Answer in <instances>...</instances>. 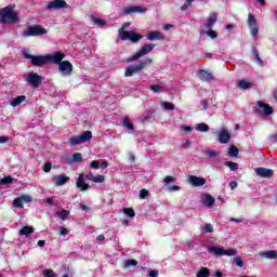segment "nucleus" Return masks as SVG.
Returning <instances> with one entry per match:
<instances>
[{
	"label": "nucleus",
	"instance_id": "nucleus-41",
	"mask_svg": "<svg viewBox=\"0 0 277 277\" xmlns=\"http://www.w3.org/2000/svg\"><path fill=\"white\" fill-rule=\"evenodd\" d=\"M148 196H150V192H148V189L142 188V189L140 190L138 198H140L141 200H144V199L148 198Z\"/></svg>",
	"mask_w": 277,
	"mask_h": 277
},
{
	"label": "nucleus",
	"instance_id": "nucleus-25",
	"mask_svg": "<svg viewBox=\"0 0 277 277\" xmlns=\"http://www.w3.org/2000/svg\"><path fill=\"white\" fill-rule=\"evenodd\" d=\"M208 252L213 254L214 256H224V248H219V247H210L208 249Z\"/></svg>",
	"mask_w": 277,
	"mask_h": 277
},
{
	"label": "nucleus",
	"instance_id": "nucleus-38",
	"mask_svg": "<svg viewBox=\"0 0 277 277\" xmlns=\"http://www.w3.org/2000/svg\"><path fill=\"white\" fill-rule=\"evenodd\" d=\"M161 105L167 111H174L176 109V106L170 102H163Z\"/></svg>",
	"mask_w": 277,
	"mask_h": 277
},
{
	"label": "nucleus",
	"instance_id": "nucleus-47",
	"mask_svg": "<svg viewBox=\"0 0 277 277\" xmlns=\"http://www.w3.org/2000/svg\"><path fill=\"white\" fill-rule=\"evenodd\" d=\"M234 263L237 265V267H243V260H241L240 256L234 258Z\"/></svg>",
	"mask_w": 277,
	"mask_h": 277
},
{
	"label": "nucleus",
	"instance_id": "nucleus-48",
	"mask_svg": "<svg viewBox=\"0 0 277 277\" xmlns=\"http://www.w3.org/2000/svg\"><path fill=\"white\" fill-rule=\"evenodd\" d=\"M176 181V177L172 176V175H167L163 179V183H166L168 185V183H174Z\"/></svg>",
	"mask_w": 277,
	"mask_h": 277
},
{
	"label": "nucleus",
	"instance_id": "nucleus-60",
	"mask_svg": "<svg viewBox=\"0 0 277 277\" xmlns=\"http://www.w3.org/2000/svg\"><path fill=\"white\" fill-rule=\"evenodd\" d=\"M47 205H49L50 207H53V205H55V201L53 200V198H47L45 199Z\"/></svg>",
	"mask_w": 277,
	"mask_h": 277
},
{
	"label": "nucleus",
	"instance_id": "nucleus-40",
	"mask_svg": "<svg viewBox=\"0 0 277 277\" xmlns=\"http://www.w3.org/2000/svg\"><path fill=\"white\" fill-rule=\"evenodd\" d=\"M223 256H237V249H223Z\"/></svg>",
	"mask_w": 277,
	"mask_h": 277
},
{
	"label": "nucleus",
	"instance_id": "nucleus-26",
	"mask_svg": "<svg viewBox=\"0 0 277 277\" xmlns=\"http://www.w3.org/2000/svg\"><path fill=\"white\" fill-rule=\"evenodd\" d=\"M121 124H122V127H124V129H128V131L135 130V127H133V122H131V119H129L127 116L123 117Z\"/></svg>",
	"mask_w": 277,
	"mask_h": 277
},
{
	"label": "nucleus",
	"instance_id": "nucleus-39",
	"mask_svg": "<svg viewBox=\"0 0 277 277\" xmlns=\"http://www.w3.org/2000/svg\"><path fill=\"white\" fill-rule=\"evenodd\" d=\"M92 22L94 23V25H98V27H105V25H107V22H105V19L94 16L92 17Z\"/></svg>",
	"mask_w": 277,
	"mask_h": 277
},
{
	"label": "nucleus",
	"instance_id": "nucleus-3",
	"mask_svg": "<svg viewBox=\"0 0 277 277\" xmlns=\"http://www.w3.org/2000/svg\"><path fill=\"white\" fill-rule=\"evenodd\" d=\"M129 27V24H124L119 29V38L120 40H130L133 44H136V42H140L144 38L143 35L136 34L134 30H124Z\"/></svg>",
	"mask_w": 277,
	"mask_h": 277
},
{
	"label": "nucleus",
	"instance_id": "nucleus-20",
	"mask_svg": "<svg viewBox=\"0 0 277 277\" xmlns=\"http://www.w3.org/2000/svg\"><path fill=\"white\" fill-rule=\"evenodd\" d=\"M166 36L159 32V30L149 31L147 34V40L155 41V40H164Z\"/></svg>",
	"mask_w": 277,
	"mask_h": 277
},
{
	"label": "nucleus",
	"instance_id": "nucleus-21",
	"mask_svg": "<svg viewBox=\"0 0 277 277\" xmlns=\"http://www.w3.org/2000/svg\"><path fill=\"white\" fill-rule=\"evenodd\" d=\"M58 66V70H72V63L69 61L61 60L58 63H52Z\"/></svg>",
	"mask_w": 277,
	"mask_h": 277
},
{
	"label": "nucleus",
	"instance_id": "nucleus-10",
	"mask_svg": "<svg viewBox=\"0 0 277 277\" xmlns=\"http://www.w3.org/2000/svg\"><path fill=\"white\" fill-rule=\"evenodd\" d=\"M64 8H68V3L64 0H53L47 4V10L50 12L53 10H64Z\"/></svg>",
	"mask_w": 277,
	"mask_h": 277
},
{
	"label": "nucleus",
	"instance_id": "nucleus-57",
	"mask_svg": "<svg viewBox=\"0 0 277 277\" xmlns=\"http://www.w3.org/2000/svg\"><path fill=\"white\" fill-rule=\"evenodd\" d=\"M135 72H137V71L136 70H126L124 77H133V75H135Z\"/></svg>",
	"mask_w": 277,
	"mask_h": 277
},
{
	"label": "nucleus",
	"instance_id": "nucleus-18",
	"mask_svg": "<svg viewBox=\"0 0 277 277\" xmlns=\"http://www.w3.org/2000/svg\"><path fill=\"white\" fill-rule=\"evenodd\" d=\"M202 205H205L208 209H212L213 205H215V198L211 196V194H205L202 196Z\"/></svg>",
	"mask_w": 277,
	"mask_h": 277
},
{
	"label": "nucleus",
	"instance_id": "nucleus-4",
	"mask_svg": "<svg viewBox=\"0 0 277 277\" xmlns=\"http://www.w3.org/2000/svg\"><path fill=\"white\" fill-rule=\"evenodd\" d=\"M45 34H47V29H44V27H42L41 25H35L26 28L22 32V36L24 38H30L36 36H44Z\"/></svg>",
	"mask_w": 277,
	"mask_h": 277
},
{
	"label": "nucleus",
	"instance_id": "nucleus-12",
	"mask_svg": "<svg viewBox=\"0 0 277 277\" xmlns=\"http://www.w3.org/2000/svg\"><path fill=\"white\" fill-rule=\"evenodd\" d=\"M145 12H148V9L140 5H132L123 10V13L126 15L129 14H145Z\"/></svg>",
	"mask_w": 277,
	"mask_h": 277
},
{
	"label": "nucleus",
	"instance_id": "nucleus-28",
	"mask_svg": "<svg viewBox=\"0 0 277 277\" xmlns=\"http://www.w3.org/2000/svg\"><path fill=\"white\" fill-rule=\"evenodd\" d=\"M254 84H252V82H248L247 80H239L237 82V88H239L240 90H250V88H252Z\"/></svg>",
	"mask_w": 277,
	"mask_h": 277
},
{
	"label": "nucleus",
	"instance_id": "nucleus-29",
	"mask_svg": "<svg viewBox=\"0 0 277 277\" xmlns=\"http://www.w3.org/2000/svg\"><path fill=\"white\" fill-rule=\"evenodd\" d=\"M251 53H252L254 60L256 61V64H259V66H263V60L261 58V55L259 54V50H256V48H254V45H252V48H251Z\"/></svg>",
	"mask_w": 277,
	"mask_h": 277
},
{
	"label": "nucleus",
	"instance_id": "nucleus-44",
	"mask_svg": "<svg viewBox=\"0 0 277 277\" xmlns=\"http://www.w3.org/2000/svg\"><path fill=\"white\" fill-rule=\"evenodd\" d=\"M72 161H75L76 163H81V161H83V156L81 155V153H75L72 155Z\"/></svg>",
	"mask_w": 277,
	"mask_h": 277
},
{
	"label": "nucleus",
	"instance_id": "nucleus-14",
	"mask_svg": "<svg viewBox=\"0 0 277 277\" xmlns=\"http://www.w3.org/2000/svg\"><path fill=\"white\" fill-rule=\"evenodd\" d=\"M256 105L260 107V109H262L261 111H263L264 116H272V114H274V108L269 106V104L258 101Z\"/></svg>",
	"mask_w": 277,
	"mask_h": 277
},
{
	"label": "nucleus",
	"instance_id": "nucleus-50",
	"mask_svg": "<svg viewBox=\"0 0 277 277\" xmlns=\"http://www.w3.org/2000/svg\"><path fill=\"white\" fill-rule=\"evenodd\" d=\"M101 167V162H98V160H93L91 163H90V168L92 170H98V168Z\"/></svg>",
	"mask_w": 277,
	"mask_h": 277
},
{
	"label": "nucleus",
	"instance_id": "nucleus-58",
	"mask_svg": "<svg viewBox=\"0 0 277 277\" xmlns=\"http://www.w3.org/2000/svg\"><path fill=\"white\" fill-rule=\"evenodd\" d=\"M157 276H159V271L153 269L149 272V277H157Z\"/></svg>",
	"mask_w": 277,
	"mask_h": 277
},
{
	"label": "nucleus",
	"instance_id": "nucleus-33",
	"mask_svg": "<svg viewBox=\"0 0 277 277\" xmlns=\"http://www.w3.org/2000/svg\"><path fill=\"white\" fill-rule=\"evenodd\" d=\"M56 215L57 217H61L63 221L68 220L69 215H70V211L68 210H58L56 211Z\"/></svg>",
	"mask_w": 277,
	"mask_h": 277
},
{
	"label": "nucleus",
	"instance_id": "nucleus-35",
	"mask_svg": "<svg viewBox=\"0 0 277 277\" xmlns=\"http://www.w3.org/2000/svg\"><path fill=\"white\" fill-rule=\"evenodd\" d=\"M14 183V177L12 175L4 176L0 180V185H12Z\"/></svg>",
	"mask_w": 277,
	"mask_h": 277
},
{
	"label": "nucleus",
	"instance_id": "nucleus-64",
	"mask_svg": "<svg viewBox=\"0 0 277 277\" xmlns=\"http://www.w3.org/2000/svg\"><path fill=\"white\" fill-rule=\"evenodd\" d=\"M237 185H238V184H237V182H235V181L229 183L230 189H237Z\"/></svg>",
	"mask_w": 277,
	"mask_h": 277
},
{
	"label": "nucleus",
	"instance_id": "nucleus-55",
	"mask_svg": "<svg viewBox=\"0 0 277 277\" xmlns=\"http://www.w3.org/2000/svg\"><path fill=\"white\" fill-rule=\"evenodd\" d=\"M19 198H22V202H31V196L29 195H22Z\"/></svg>",
	"mask_w": 277,
	"mask_h": 277
},
{
	"label": "nucleus",
	"instance_id": "nucleus-51",
	"mask_svg": "<svg viewBox=\"0 0 277 277\" xmlns=\"http://www.w3.org/2000/svg\"><path fill=\"white\" fill-rule=\"evenodd\" d=\"M51 168H53V163H51V162H45V163L43 164V172H45V173L51 172Z\"/></svg>",
	"mask_w": 277,
	"mask_h": 277
},
{
	"label": "nucleus",
	"instance_id": "nucleus-16",
	"mask_svg": "<svg viewBox=\"0 0 277 277\" xmlns=\"http://www.w3.org/2000/svg\"><path fill=\"white\" fill-rule=\"evenodd\" d=\"M68 181H70V177L61 174V175H56L53 179V183L54 185H56V187H62V185H66L68 183Z\"/></svg>",
	"mask_w": 277,
	"mask_h": 277
},
{
	"label": "nucleus",
	"instance_id": "nucleus-61",
	"mask_svg": "<svg viewBox=\"0 0 277 277\" xmlns=\"http://www.w3.org/2000/svg\"><path fill=\"white\" fill-rule=\"evenodd\" d=\"M70 72H72V70H61L62 77H68V75H70Z\"/></svg>",
	"mask_w": 277,
	"mask_h": 277
},
{
	"label": "nucleus",
	"instance_id": "nucleus-9",
	"mask_svg": "<svg viewBox=\"0 0 277 277\" xmlns=\"http://www.w3.org/2000/svg\"><path fill=\"white\" fill-rule=\"evenodd\" d=\"M153 64V58L146 57L134 66L127 67L126 70H145Z\"/></svg>",
	"mask_w": 277,
	"mask_h": 277
},
{
	"label": "nucleus",
	"instance_id": "nucleus-7",
	"mask_svg": "<svg viewBox=\"0 0 277 277\" xmlns=\"http://www.w3.org/2000/svg\"><path fill=\"white\" fill-rule=\"evenodd\" d=\"M92 140V132L84 131L80 135L72 136L69 140L70 146H79V144H83V142H90Z\"/></svg>",
	"mask_w": 277,
	"mask_h": 277
},
{
	"label": "nucleus",
	"instance_id": "nucleus-32",
	"mask_svg": "<svg viewBox=\"0 0 277 277\" xmlns=\"http://www.w3.org/2000/svg\"><path fill=\"white\" fill-rule=\"evenodd\" d=\"M211 276V271L207 267H201L197 272V277H209Z\"/></svg>",
	"mask_w": 277,
	"mask_h": 277
},
{
	"label": "nucleus",
	"instance_id": "nucleus-53",
	"mask_svg": "<svg viewBox=\"0 0 277 277\" xmlns=\"http://www.w3.org/2000/svg\"><path fill=\"white\" fill-rule=\"evenodd\" d=\"M70 232L66 228V227H61L58 235H61V237H64L66 235H68Z\"/></svg>",
	"mask_w": 277,
	"mask_h": 277
},
{
	"label": "nucleus",
	"instance_id": "nucleus-17",
	"mask_svg": "<svg viewBox=\"0 0 277 277\" xmlns=\"http://www.w3.org/2000/svg\"><path fill=\"white\" fill-rule=\"evenodd\" d=\"M76 185H77V187L80 188V192H88V189H90V184L85 183V176H83V174H80L78 176Z\"/></svg>",
	"mask_w": 277,
	"mask_h": 277
},
{
	"label": "nucleus",
	"instance_id": "nucleus-59",
	"mask_svg": "<svg viewBox=\"0 0 277 277\" xmlns=\"http://www.w3.org/2000/svg\"><path fill=\"white\" fill-rule=\"evenodd\" d=\"M79 209H81L82 211H90V207H88L83 203H79Z\"/></svg>",
	"mask_w": 277,
	"mask_h": 277
},
{
	"label": "nucleus",
	"instance_id": "nucleus-13",
	"mask_svg": "<svg viewBox=\"0 0 277 277\" xmlns=\"http://www.w3.org/2000/svg\"><path fill=\"white\" fill-rule=\"evenodd\" d=\"M188 181L193 187H202V185H207V179L196 175H189Z\"/></svg>",
	"mask_w": 277,
	"mask_h": 277
},
{
	"label": "nucleus",
	"instance_id": "nucleus-52",
	"mask_svg": "<svg viewBox=\"0 0 277 277\" xmlns=\"http://www.w3.org/2000/svg\"><path fill=\"white\" fill-rule=\"evenodd\" d=\"M93 183H105V176L104 175H95Z\"/></svg>",
	"mask_w": 277,
	"mask_h": 277
},
{
	"label": "nucleus",
	"instance_id": "nucleus-8",
	"mask_svg": "<svg viewBox=\"0 0 277 277\" xmlns=\"http://www.w3.org/2000/svg\"><path fill=\"white\" fill-rule=\"evenodd\" d=\"M248 26L251 29V36L256 38V36H259V24L256 23V18L252 13L248 14Z\"/></svg>",
	"mask_w": 277,
	"mask_h": 277
},
{
	"label": "nucleus",
	"instance_id": "nucleus-43",
	"mask_svg": "<svg viewBox=\"0 0 277 277\" xmlns=\"http://www.w3.org/2000/svg\"><path fill=\"white\" fill-rule=\"evenodd\" d=\"M123 213L128 215V217H135V210H133V208H124Z\"/></svg>",
	"mask_w": 277,
	"mask_h": 277
},
{
	"label": "nucleus",
	"instance_id": "nucleus-46",
	"mask_svg": "<svg viewBox=\"0 0 277 277\" xmlns=\"http://www.w3.org/2000/svg\"><path fill=\"white\" fill-rule=\"evenodd\" d=\"M207 36H209V38H212V40H215V38H217V32L213 30V28H211L207 30Z\"/></svg>",
	"mask_w": 277,
	"mask_h": 277
},
{
	"label": "nucleus",
	"instance_id": "nucleus-49",
	"mask_svg": "<svg viewBox=\"0 0 277 277\" xmlns=\"http://www.w3.org/2000/svg\"><path fill=\"white\" fill-rule=\"evenodd\" d=\"M192 3H194V0H186L184 4L181 6L182 12H185V10H187V8L192 5Z\"/></svg>",
	"mask_w": 277,
	"mask_h": 277
},
{
	"label": "nucleus",
	"instance_id": "nucleus-22",
	"mask_svg": "<svg viewBox=\"0 0 277 277\" xmlns=\"http://www.w3.org/2000/svg\"><path fill=\"white\" fill-rule=\"evenodd\" d=\"M215 23H217V13H212L210 14L205 28L206 29H213V26L215 25Z\"/></svg>",
	"mask_w": 277,
	"mask_h": 277
},
{
	"label": "nucleus",
	"instance_id": "nucleus-37",
	"mask_svg": "<svg viewBox=\"0 0 277 277\" xmlns=\"http://www.w3.org/2000/svg\"><path fill=\"white\" fill-rule=\"evenodd\" d=\"M196 131H199L200 133H207V131H209V124H207V123H198L196 126Z\"/></svg>",
	"mask_w": 277,
	"mask_h": 277
},
{
	"label": "nucleus",
	"instance_id": "nucleus-62",
	"mask_svg": "<svg viewBox=\"0 0 277 277\" xmlns=\"http://www.w3.org/2000/svg\"><path fill=\"white\" fill-rule=\"evenodd\" d=\"M94 177H95V175L92 174V173H89V174L85 175V179H88V181L94 182Z\"/></svg>",
	"mask_w": 277,
	"mask_h": 277
},
{
	"label": "nucleus",
	"instance_id": "nucleus-15",
	"mask_svg": "<svg viewBox=\"0 0 277 277\" xmlns=\"http://www.w3.org/2000/svg\"><path fill=\"white\" fill-rule=\"evenodd\" d=\"M230 142V132L227 129H222L219 134L220 144H228Z\"/></svg>",
	"mask_w": 277,
	"mask_h": 277
},
{
	"label": "nucleus",
	"instance_id": "nucleus-30",
	"mask_svg": "<svg viewBox=\"0 0 277 277\" xmlns=\"http://www.w3.org/2000/svg\"><path fill=\"white\" fill-rule=\"evenodd\" d=\"M31 234H34V227L31 226H24L19 230V235H24L25 237H29Z\"/></svg>",
	"mask_w": 277,
	"mask_h": 277
},
{
	"label": "nucleus",
	"instance_id": "nucleus-1",
	"mask_svg": "<svg viewBox=\"0 0 277 277\" xmlns=\"http://www.w3.org/2000/svg\"><path fill=\"white\" fill-rule=\"evenodd\" d=\"M25 60H30L32 66H45V64H60L61 60L66 57V54L62 52H54L53 54H45V55H34L27 52L23 54Z\"/></svg>",
	"mask_w": 277,
	"mask_h": 277
},
{
	"label": "nucleus",
	"instance_id": "nucleus-45",
	"mask_svg": "<svg viewBox=\"0 0 277 277\" xmlns=\"http://www.w3.org/2000/svg\"><path fill=\"white\" fill-rule=\"evenodd\" d=\"M43 277H57L53 269H43Z\"/></svg>",
	"mask_w": 277,
	"mask_h": 277
},
{
	"label": "nucleus",
	"instance_id": "nucleus-19",
	"mask_svg": "<svg viewBox=\"0 0 277 277\" xmlns=\"http://www.w3.org/2000/svg\"><path fill=\"white\" fill-rule=\"evenodd\" d=\"M197 77H199L200 81H213L214 77L209 70H199L197 71Z\"/></svg>",
	"mask_w": 277,
	"mask_h": 277
},
{
	"label": "nucleus",
	"instance_id": "nucleus-24",
	"mask_svg": "<svg viewBox=\"0 0 277 277\" xmlns=\"http://www.w3.org/2000/svg\"><path fill=\"white\" fill-rule=\"evenodd\" d=\"M226 155H227V157L237 158V157H239V148H237V146H235V145H230L227 148Z\"/></svg>",
	"mask_w": 277,
	"mask_h": 277
},
{
	"label": "nucleus",
	"instance_id": "nucleus-6",
	"mask_svg": "<svg viewBox=\"0 0 277 277\" xmlns=\"http://www.w3.org/2000/svg\"><path fill=\"white\" fill-rule=\"evenodd\" d=\"M155 49V43H145L137 52L133 54L132 57L128 60V62H134L135 60H140V57H144V55H148Z\"/></svg>",
	"mask_w": 277,
	"mask_h": 277
},
{
	"label": "nucleus",
	"instance_id": "nucleus-54",
	"mask_svg": "<svg viewBox=\"0 0 277 277\" xmlns=\"http://www.w3.org/2000/svg\"><path fill=\"white\" fill-rule=\"evenodd\" d=\"M205 233H213V225L211 223L206 224Z\"/></svg>",
	"mask_w": 277,
	"mask_h": 277
},
{
	"label": "nucleus",
	"instance_id": "nucleus-36",
	"mask_svg": "<svg viewBox=\"0 0 277 277\" xmlns=\"http://www.w3.org/2000/svg\"><path fill=\"white\" fill-rule=\"evenodd\" d=\"M217 155H220L217 149H209L206 151V159H213L214 157H217Z\"/></svg>",
	"mask_w": 277,
	"mask_h": 277
},
{
	"label": "nucleus",
	"instance_id": "nucleus-11",
	"mask_svg": "<svg viewBox=\"0 0 277 277\" xmlns=\"http://www.w3.org/2000/svg\"><path fill=\"white\" fill-rule=\"evenodd\" d=\"M255 174L261 179H272V176H274V170L259 167L255 168Z\"/></svg>",
	"mask_w": 277,
	"mask_h": 277
},
{
	"label": "nucleus",
	"instance_id": "nucleus-27",
	"mask_svg": "<svg viewBox=\"0 0 277 277\" xmlns=\"http://www.w3.org/2000/svg\"><path fill=\"white\" fill-rule=\"evenodd\" d=\"M260 256H262V259H277V251L276 250L264 251L260 253Z\"/></svg>",
	"mask_w": 277,
	"mask_h": 277
},
{
	"label": "nucleus",
	"instance_id": "nucleus-23",
	"mask_svg": "<svg viewBox=\"0 0 277 277\" xmlns=\"http://www.w3.org/2000/svg\"><path fill=\"white\" fill-rule=\"evenodd\" d=\"M25 101H27V96L25 95H18L15 98L11 100V107H18V105H21V103H25Z\"/></svg>",
	"mask_w": 277,
	"mask_h": 277
},
{
	"label": "nucleus",
	"instance_id": "nucleus-2",
	"mask_svg": "<svg viewBox=\"0 0 277 277\" xmlns=\"http://www.w3.org/2000/svg\"><path fill=\"white\" fill-rule=\"evenodd\" d=\"M14 5H8L0 10L1 23H18V13Z\"/></svg>",
	"mask_w": 277,
	"mask_h": 277
},
{
	"label": "nucleus",
	"instance_id": "nucleus-63",
	"mask_svg": "<svg viewBox=\"0 0 277 277\" xmlns=\"http://www.w3.org/2000/svg\"><path fill=\"white\" fill-rule=\"evenodd\" d=\"M271 142L277 143V133L269 136Z\"/></svg>",
	"mask_w": 277,
	"mask_h": 277
},
{
	"label": "nucleus",
	"instance_id": "nucleus-34",
	"mask_svg": "<svg viewBox=\"0 0 277 277\" xmlns=\"http://www.w3.org/2000/svg\"><path fill=\"white\" fill-rule=\"evenodd\" d=\"M123 269H129V267H137L136 260H126L122 265Z\"/></svg>",
	"mask_w": 277,
	"mask_h": 277
},
{
	"label": "nucleus",
	"instance_id": "nucleus-42",
	"mask_svg": "<svg viewBox=\"0 0 277 277\" xmlns=\"http://www.w3.org/2000/svg\"><path fill=\"white\" fill-rule=\"evenodd\" d=\"M13 207H15V209H23V199L21 197H17L13 200Z\"/></svg>",
	"mask_w": 277,
	"mask_h": 277
},
{
	"label": "nucleus",
	"instance_id": "nucleus-31",
	"mask_svg": "<svg viewBox=\"0 0 277 277\" xmlns=\"http://www.w3.org/2000/svg\"><path fill=\"white\" fill-rule=\"evenodd\" d=\"M224 166H226V168H228L232 172H237V170H239V164L237 162L225 161Z\"/></svg>",
	"mask_w": 277,
	"mask_h": 277
},
{
	"label": "nucleus",
	"instance_id": "nucleus-56",
	"mask_svg": "<svg viewBox=\"0 0 277 277\" xmlns=\"http://www.w3.org/2000/svg\"><path fill=\"white\" fill-rule=\"evenodd\" d=\"M150 90H151L153 92H161V85H159V84H153V85L150 87Z\"/></svg>",
	"mask_w": 277,
	"mask_h": 277
},
{
	"label": "nucleus",
	"instance_id": "nucleus-5",
	"mask_svg": "<svg viewBox=\"0 0 277 277\" xmlns=\"http://www.w3.org/2000/svg\"><path fill=\"white\" fill-rule=\"evenodd\" d=\"M25 79L30 88H34L35 90L40 88V85H42V81H44V77L34 71L28 72Z\"/></svg>",
	"mask_w": 277,
	"mask_h": 277
}]
</instances>
